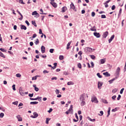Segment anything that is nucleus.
I'll return each instance as SVG.
<instances>
[{"label": "nucleus", "mask_w": 126, "mask_h": 126, "mask_svg": "<svg viewBox=\"0 0 126 126\" xmlns=\"http://www.w3.org/2000/svg\"><path fill=\"white\" fill-rule=\"evenodd\" d=\"M88 98V95L86 94H81L80 96V100L85 101V98Z\"/></svg>", "instance_id": "nucleus-1"}, {"label": "nucleus", "mask_w": 126, "mask_h": 126, "mask_svg": "<svg viewBox=\"0 0 126 126\" xmlns=\"http://www.w3.org/2000/svg\"><path fill=\"white\" fill-rule=\"evenodd\" d=\"M50 1L51 4H52L53 7H55V8H57V7H58V4L57 3L54 2L55 1V0H50Z\"/></svg>", "instance_id": "nucleus-2"}, {"label": "nucleus", "mask_w": 126, "mask_h": 126, "mask_svg": "<svg viewBox=\"0 0 126 126\" xmlns=\"http://www.w3.org/2000/svg\"><path fill=\"white\" fill-rule=\"evenodd\" d=\"M73 106L72 105H71L70 106L69 109H68V111L70 112V114H71V115L73 114Z\"/></svg>", "instance_id": "nucleus-3"}, {"label": "nucleus", "mask_w": 126, "mask_h": 126, "mask_svg": "<svg viewBox=\"0 0 126 126\" xmlns=\"http://www.w3.org/2000/svg\"><path fill=\"white\" fill-rule=\"evenodd\" d=\"M70 8L71 9H73L74 11H76V9H75V6H74V4L73 3L71 2V3L70 5Z\"/></svg>", "instance_id": "nucleus-4"}, {"label": "nucleus", "mask_w": 126, "mask_h": 126, "mask_svg": "<svg viewBox=\"0 0 126 126\" xmlns=\"http://www.w3.org/2000/svg\"><path fill=\"white\" fill-rule=\"evenodd\" d=\"M92 101L94 102V103H98V100L97 99V97L95 96H93L92 97Z\"/></svg>", "instance_id": "nucleus-5"}, {"label": "nucleus", "mask_w": 126, "mask_h": 126, "mask_svg": "<svg viewBox=\"0 0 126 126\" xmlns=\"http://www.w3.org/2000/svg\"><path fill=\"white\" fill-rule=\"evenodd\" d=\"M33 116H31V118H33V119H36L38 117V113L37 112H34L33 114Z\"/></svg>", "instance_id": "nucleus-6"}, {"label": "nucleus", "mask_w": 126, "mask_h": 126, "mask_svg": "<svg viewBox=\"0 0 126 126\" xmlns=\"http://www.w3.org/2000/svg\"><path fill=\"white\" fill-rule=\"evenodd\" d=\"M94 35L96 37V38H100L101 37V35H100V33L99 32H94Z\"/></svg>", "instance_id": "nucleus-7"}, {"label": "nucleus", "mask_w": 126, "mask_h": 126, "mask_svg": "<svg viewBox=\"0 0 126 126\" xmlns=\"http://www.w3.org/2000/svg\"><path fill=\"white\" fill-rule=\"evenodd\" d=\"M32 15H36L37 17H39V16H40V15L36 11L32 12Z\"/></svg>", "instance_id": "nucleus-8"}, {"label": "nucleus", "mask_w": 126, "mask_h": 126, "mask_svg": "<svg viewBox=\"0 0 126 126\" xmlns=\"http://www.w3.org/2000/svg\"><path fill=\"white\" fill-rule=\"evenodd\" d=\"M41 53H42V54H44V53H45V52H46V48H45V46H44L43 45L41 46Z\"/></svg>", "instance_id": "nucleus-9"}, {"label": "nucleus", "mask_w": 126, "mask_h": 126, "mask_svg": "<svg viewBox=\"0 0 126 126\" xmlns=\"http://www.w3.org/2000/svg\"><path fill=\"white\" fill-rule=\"evenodd\" d=\"M17 12H18V13H19L21 16V17L19 18V20H22L23 19V15H22V14H21V13H20V12L18 10H17Z\"/></svg>", "instance_id": "nucleus-10"}, {"label": "nucleus", "mask_w": 126, "mask_h": 126, "mask_svg": "<svg viewBox=\"0 0 126 126\" xmlns=\"http://www.w3.org/2000/svg\"><path fill=\"white\" fill-rule=\"evenodd\" d=\"M16 118L18 119V122H22V117L20 115L17 116Z\"/></svg>", "instance_id": "nucleus-11"}, {"label": "nucleus", "mask_w": 126, "mask_h": 126, "mask_svg": "<svg viewBox=\"0 0 126 126\" xmlns=\"http://www.w3.org/2000/svg\"><path fill=\"white\" fill-rule=\"evenodd\" d=\"M103 75H105L106 77H108L109 76H111V74L109 73L108 72H104L103 73Z\"/></svg>", "instance_id": "nucleus-12"}, {"label": "nucleus", "mask_w": 126, "mask_h": 126, "mask_svg": "<svg viewBox=\"0 0 126 126\" xmlns=\"http://www.w3.org/2000/svg\"><path fill=\"white\" fill-rule=\"evenodd\" d=\"M62 12H65L67 10V8L65 6H64L62 8Z\"/></svg>", "instance_id": "nucleus-13"}, {"label": "nucleus", "mask_w": 126, "mask_h": 126, "mask_svg": "<svg viewBox=\"0 0 126 126\" xmlns=\"http://www.w3.org/2000/svg\"><path fill=\"white\" fill-rule=\"evenodd\" d=\"M115 38V35H112L111 37H110V39L108 40L109 43H111L112 41H113V39Z\"/></svg>", "instance_id": "nucleus-14"}, {"label": "nucleus", "mask_w": 126, "mask_h": 126, "mask_svg": "<svg viewBox=\"0 0 126 126\" xmlns=\"http://www.w3.org/2000/svg\"><path fill=\"white\" fill-rule=\"evenodd\" d=\"M87 51H89V52H94V51H95V49H92L90 47H88Z\"/></svg>", "instance_id": "nucleus-15"}, {"label": "nucleus", "mask_w": 126, "mask_h": 126, "mask_svg": "<svg viewBox=\"0 0 126 126\" xmlns=\"http://www.w3.org/2000/svg\"><path fill=\"white\" fill-rule=\"evenodd\" d=\"M120 71H121V68L118 67L116 70L117 75H119V74H120Z\"/></svg>", "instance_id": "nucleus-16"}, {"label": "nucleus", "mask_w": 126, "mask_h": 126, "mask_svg": "<svg viewBox=\"0 0 126 126\" xmlns=\"http://www.w3.org/2000/svg\"><path fill=\"white\" fill-rule=\"evenodd\" d=\"M33 87H34L35 91H36V92H38V91H39V88H37L36 85H33Z\"/></svg>", "instance_id": "nucleus-17"}, {"label": "nucleus", "mask_w": 126, "mask_h": 126, "mask_svg": "<svg viewBox=\"0 0 126 126\" xmlns=\"http://www.w3.org/2000/svg\"><path fill=\"white\" fill-rule=\"evenodd\" d=\"M38 99H42V97H39L38 96L36 98H30V100H38Z\"/></svg>", "instance_id": "nucleus-18"}, {"label": "nucleus", "mask_w": 126, "mask_h": 126, "mask_svg": "<svg viewBox=\"0 0 126 126\" xmlns=\"http://www.w3.org/2000/svg\"><path fill=\"white\" fill-rule=\"evenodd\" d=\"M81 106H85V105H86V102H85V100H81Z\"/></svg>", "instance_id": "nucleus-19"}, {"label": "nucleus", "mask_w": 126, "mask_h": 126, "mask_svg": "<svg viewBox=\"0 0 126 126\" xmlns=\"http://www.w3.org/2000/svg\"><path fill=\"white\" fill-rule=\"evenodd\" d=\"M106 63V59H105L100 60V64H103V63Z\"/></svg>", "instance_id": "nucleus-20"}, {"label": "nucleus", "mask_w": 126, "mask_h": 126, "mask_svg": "<svg viewBox=\"0 0 126 126\" xmlns=\"http://www.w3.org/2000/svg\"><path fill=\"white\" fill-rule=\"evenodd\" d=\"M102 83H101L100 82H98V84H97L98 89H101V87H102Z\"/></svg>", "instance_id": "nucleus-21"}, {"label": "nucleus", "mask_w": 126, "mask_h": 126, "mask_svg": "<svg viewBox=\"0 0 126 126\" xmlns=\"http://www.w3.org/2000/svg\"><path fill=\"white\" fill-rule=\"evenodd\" d=\"M21 29L22 30H26V29H27V28L24 25H22L21 27Z\"/></svg>", "instance_id": "nucleus-22"}, {"label": "nucleus", "mask_w": 126, "mask_h": 126, "mask_svg": "<svg viewBox=\"0 0 126 126\" xmlns=\"http://www.w3.org/2000/svg\"><path fill=\"white\" fill-rule=\"evenodd\" d=\"M107 36H108V32H105L103 33V37L104 38H106Z\"/></svg>", "instance_id": "nucleus-23"}, {"label": "nucleus", "mask_w": 126, "mask_h": 126, "mask_svg": "<svg viewBox=\"0 0 126 126\" xmlns=\"http://www.w3.org/2000/svg\"><path fill=\"white\" fill-rule=\"evenodd\" d=\"M115 80H116V78H113L108 81V82H109L110 84H112V83H113V82L115 81Z\"/></svg>", "instance_id": "nucleus-24"}, {"label": "nucleus", "mask_w": 126, "mask_h": 126, "mask_svg": "<svg viewBox=\"0 0 126 126\" xmlns=\"http://www.w3.org/2000/svg\"><path fill=\"white\" fill-rule=\"evenodd\" d=\"M0 57H1V58H3L4 59H5V56L3 55L1 52H0Z\"/></svg>", "instance_id": "nucleus-25"}, {"label": "nucleus", "mask_w": 126, "mask_h": 126, "mask_svg": "<svg viewBox=\"0 0 126 126\" xmlns=\"http://www.w3.org/2000/svg\"><path fill=\"white\" fill-rule=\"evenodd\" d=\"M38 102L37 101H33V102H31L30 104L31 105H36V104H38Z\"/></svg>", "instance_id": "nucleus-26"}, {"label": "nucleus", "mask_w": 126, "mask_h": 126, "mask_svg": "<svg viewBox=\"0 0 126 126\" xmlns=\"http://www.w3.org/2000/svg\"><path fill=\"white\" fill-rule=\"evenodd\" d=\"M110 111H111V108L109 107V110H108V112H107V113H108V115H107V118H108L109 116H110Z\"/></svg>", "instance_id": "nucleus-27"}, {"label": "nucleus", "mask_w": 126, "mask_h": 126, "mask_svg": "<svg viewBox=\"0 0 126 126\" xmlns=\"http://www.w3.org/2000/svg\"><path fill=\"white\" fill-rule=\"evenodd\" d=\"M67 84V85H73V84H74V83H73V82L72 81H70L68 82Z\"/></svg>", "instance_id": "nucleus-28"}, {"label": "nucleus", "mask_w": 126, "mask_h": 126, "mask_svg": "<svg viewBox=\"0 0 126 126\" xmlns=\"http://www.w3.org/2000/svg\"><path fill=\"white\" fill-rule=\"evenodd\" d=\"M49 121H51V118H46V124L47 125H48Z\"/></svg>", "instance_id": "nucleus-29"}, {"label": "nucleus", "mask_w": 126, "mask_h": 126, "mask_svg": "<svg viewBox=\"0 0 126 126\" xmlns=\"http://www.w3.org/2000/svg\"><path fill=\"white\" fill-rule=\"evenodd\" d=\"M32 25H34V26H35V27H37V25L36 24V22H35V21H32Z\"/></svg>", "instance_id": "nucleus-30"}, {"label": "nucleus", "mask_w": 126, "mask_h": 126, "mask_svg": "<svg viewBox=\"0 0 126 126\" xmlns=\"http://www.w3.org/2000/svg\"><path fill=\"white\" fill-rule=\"evenodd\" d=\"M40 11L41 12L40 13V14H44V15H45L47 14V13H43L44 11H43V9H40Z\"/></svg>", "instance_id": "nucleus-31"}, {"label": "nucleus", "mask_w": 126, "mask_h": 126, "mask_svg": "<svg viewBox=\"0 0 126 126\" xmlns=\"http://www.w3.org/2000/svg\"><path fill=\"white\" fill-rule=\"evenodd\" d=\"M91 31H95V32L97 31L96 29H95V27H94L93 28H91Z\"/></svg>", "instance_id": "nucleus-32"}, {"label": "nucleus", "mask_w": 126, "mask_h": 126, "mask_svg": "<svg viewBox=\"0 0 126 126\" xmlns=\"http://www.w3.org/2000/svg\"><path fill=\"white\" fill-rule=\"evenodd\" d=\"M59 59H60L61 61L63 60V55H60V56H59Z\"/></svg>", "instance_id": "nucleus-33"}, {"label": "nucleus", "mask_w": 126, "mask_h": 126, "mask_svg": "<svg viewBox=\"0 0 126 126\" xmlns=\"http://www.w3.org/2000/svg\"><path fill=\"white\" fill-rule=\"evenodd\" d=\"M96 75L99 77V78H102V75H100V73H97Z\"/></svg>", "instance_id": "nucleus-34"}, {"label": "nucleus", "mask_w": 126, "mask_h": 126, "mask_svg": "<svg viewBox=\"0 0 126 126\" xmlns=\"http://www.w3.org/2000/svg\"><path fill=\"white\" fill-rule=\"evenodd\" d=\"M55 92H56L57 95H59V94H60V90L56 89Z\"/></svg>", "instance_id": "nucleus-35"}, {"label": "nucleus", "mask_w": 126, "mask_h": 126, "mask_svg": "<svg viewBox=\"0 0 126 126\" xmlns=\"http://www.w3.org/2000/svg\"><path fill=\"white\" fill-rule=\"evenodd\" d=\"M39 39L37 38L35 42V45H38V44H39Z\"/></svg>", "instance_id": "nucleus-36"}, {"label": "nucleus", "mask_w": 126, "mask_h": 126, "mask_svg": "<svg viewBox=\"0 0 126 126\" xmlns=\"http://www.w3.org/2000/svg\"><path fill=\"white\" fill-rule=\"evenodd\" d=\"M118 91V89H114L112 90V93H116Z\"/></svg>", "instance_id": "nucleus-37"}, {"label": "nucleus", "mask_w": 126, "mask_h": 126, "mask_svg": "<svg viewBox=\"0 0 126 126\" xmlns=\"http://www.w3.org/2000/svg\"><path fill=\"white\" fill-rule=\"evenodd\" d=\"M90 57L92 60H95V58H96L94 55H91Z\"/></svg>", "instance_id": "nucleus-38"}, {"label": "nucleus", "mask_w": 126, "mask_h": 126, "mask_svg": "<svg viewBox=\"0 0 126 126\" xmlns=\"http://www.w3.org/2000/svg\"><path fill=\"white\" fill-rule=\"evenodd\" d=\"M54 51H55V49H51L49 50L50 53H51V54H53V53H54Z\"/></svg>", "instance_id": "nucleus-39"}, {"label": "nucleus", "mask_w": 126, "mask_h": 126, "mask_svg": "<svg viewBox=\"0 0 126 126\" xmlns=\"http://www.w3.org/2000/svg\"><path fill=\"white\" fill-rule=\"evenodd\" d=\"M19 92L22 96H24V93H23L22 91L21 90L19 91Z\"/></svg>", "instance_id": "nucleus-40"}, {"label": "nucleus", "mask_w": 126, "mask_h": 126, "mask_svg": "<svg viewBox=\"0 0 126 126\" xmlns=\"http://www.w3.org/2000/svg\"><path fill=\"white\" fill-rule=\"evenodd\" d=\"M16 77H21V74L20 73H18L16 74Z\"/></svg>", "instance_id": "nucleus-41"}, {"label": "nucleus", "mask_w": 126, "mask_h": 126, "mask_svg": "<svg viewBox=\"0 0 126 126\" xmlns=\"http://www.w3.org/2000/svg\"><path fill=\"white\" fill-rule=\"evenodd\" d=\"M4 116V114L3 113H1L0 114V118H3Z\"/></svg>", "instance_id": "nucleus-42"}, {"label": "nucleus", "mask_w": 126, "mask_h": 126, "mask_svg": "<svg viewBox=\"0 0 126 126\" xmlns=\"http://www.w3.org/2000/svg\"><path fill=\"white\" fill-rule=\"evenodd\" d=\"M20 3H22V4H25V3L23 2V0H19Z\"/></svg>", "instance_id": "nucleus-43"}, {"label": "nucleus", "mask_w": 126, "mask_h": 126, "mask_svg": "<svg viewBox=\"0 0 126 126\" xmlns=\"http://www.w3.org/2000/svg\"><path fill=\"white\" fill-rule=\"evenodd\" d=\"M112 10H115L116 9V6L115 5H113L111 8Z\"/></svg>", "instance_id": "nucleus-44"}, {"label": "nucleus", "mask_w": 126, "mask_h": 126, "mask_svg": "<svg viewBox=\"0 0 126 126\" xmlns=\"http://www.w3.org/2000/svg\"><path fill=\"white\" fill-rule=\"evenodd\" d=\"M125 90V88H122L120 91V94H123L124 91Z\"/></svg>", "instance_id": "nucleus-45"}, {"label": "nucleus", "mask_w": 126, "mask_h": 126, "mask_svg": "<svg viewBox=\"0 0 126 126\" xmlns=\"http://www.w3.org/2000/svg\"><path fill=\"white\" fill-rule=\"evenodd\" d=\"M58 79V78L57 77H52L51 78V80H57Z\"/></svg>", "instance_id": "nucleus-46"}, {"label": "nucleus", "mask_w": 126, "mask_h": 126, "mask_svg": "<svg viewBox=\"0 0 126 126\" xmlns=\"http://www.w3.org/2000/svg\"><path fill=\"white\" fill-rule=\"evenodd\" d=\"M78 67H79V68H81V63H78Z\"/></svg>", "instance_id": "nucleus-47"}, {"label": "nucleus", "mask_w": 126, "mask_h": 126, "mask_svg": "<svg viewBox=\"0 0 126 126\" xmlns=\"http://www.w3.org/2000/svg\"><path fill=\"white\" fill-rule=\"evenodd\" d=\"M121 14H122V8H121L119 10V16H120V15H121Z\"/></svg>", "instance_id": "nucleus-48"}, {"label": "nucleus", "mask_w": 126, "mask_h": 126, "mask_svg": "<svg viewBox=\"0 0 126 126\" xmlns=\"http://www.w3.org/2000/svg\"><path fill=\"white\" fill-rule=\"evenodd\" d=\"M25 23H26V24L28 25V26H29V25H30L29 22H28V21H27V20L25 21Z\"/></svg>", "instance_id": "nucleus-49"}, {"label": "nucleus", "mask_w": 126, "mask_h": 126, "mask_svg": "<svg viewBox=\"0 0 126 126\" xmlns=\"http://www.w3.org/2000/svg\"><path fill=\"white\" fill-rule=\"evenodd\" d=\"M12 88H13V90H14V91L16 90V89H15V85H13Z\"/></svg>", "instance_id": "nucleus-50"}, {"label": "nucleus", "mask_w": 126, "mask_h": 126, "mask_svg": "<svg viewBox=\"0 0 126 126\" xmlns=\"http://www.w3.org/2000/svg\"><path fill=\"white\" fill-rule=\"evenodd\" d=\"M100 115L99 116H103V115H104V112H103V111H100Z\"/></svg>", "instance_id": "nucleus-51"}, {"label": "nucleus", "mask_w": 126, "mask_h": 126, "mask_svg": "<svg viewBox=\"0 0 126 126\" xmlns=\"http://www.w3.org/2000/svg\"><path fill=\"white\" fill-rule=\"evenodd\" d=\"M72 42V41H70V42H69L67 43V46L68 47H69V46H70V44H71Z\"/></svg>", "instance_id": "nucleus-52"}, {"label": "nucleus", "mask_w": 126, "mask_h": 126, "mask_svg": "<svg viewBox=\"0 0 126 126\" xmlns=\"http://www.w3.org/2000/svg\"><path fill=\"white\" fill-rule=\"evenodd\" d=\"M39 30V34H42V35H43V32H42V29H40Z\"/></svg>", "instance_id": "nucleus-53"}, {"label": "nucleus", "mask_w": 126, "mask_h": 126, "mask_svg": "<svg viewBox=\"0 0 126 126\" xmlns=\"http://www.w3.org/2000/svg\"><path fill=\"white\" fill-rule=\"evenodd\" d=\"M117 97V96L116 95H113L112 97V99L113 100H116V98Z\"/></svg>", "instance_id": "nucleus-54"}, {"label": "nucleus", "mask_w": 126, "mask_h": 126, "mask_svg": "<svg viewBox=\"0 0 126 126\" xmlns=\"http://www.w3.org/2000/svg\"><path fill=\"white\" fill-rule=\"evenodd\" d=\"M121 97H122V96L120 94L118 95V97H117V100L119 101V100H120V99H121Z\"/></svg>", "instance_id": "nucleus-55"}, {"label": "nucleus", "mask_w": 126, "mask_h": 126, "mask_svg": "<svg viewBox=\"0 0 126 126\" xmlns=\"http://www.w3.org/2000/svg\"><path fill=\"white\" fill-rule=\"evenodd\" d=\"M91 64L92 65V67H94V63H93V62H91Z\"/></svg>", "instance_id": "nucleus-56"}, {"label": "nucleus", "mask_w": 126, "mask_h": 126, "mask_svg": "<svg viewBox=\"0 0 126 126\" xmlns=\"http://www.w3.org/2000/svg\"><path fill=\"white\" fill-rule=\"evenodd\" d=\"M89 120L91 121V122H95V121H96L95 119H92L91 118H89Z\"/></svg>", "instance_id": "nucleus-57"}, {"label": "nucleus", "mask_w": 126, "mask_h": 126, "mask_svg": "<svg viewBox=\"0 0 126 126\" xmlns=\"http://www.w3.org/2000/svg\"><path fill=\"white\" fill-rule=\"evenodd\" d=\"M92 17H94V16H95V13L94 12H92Z\"/></svg>", "instance_id": "nucleus-58"}, {"label": "nucleus", "mask_w": 126, "mask_h": 126, "mask_svg": "<svg viewBox=\"0 0 126 126\" xmlns=\"http://www.w3.org/2000/svg\"><path fill=\"white\" fill-rule=\"evenodd\" d=\"M0 51L1 52H6V51L4 50V48H0Z\"/></svg>", "instance_id": "nucleus-59"}, {"label": "nucleus", "mask_w": 126, "mask_h": 126, "mask_svg": "<svg viewBox=\"0 0 126 126\" xmlns=\"http://www.w3.org/2000/svg\"><path fill=\"white\" fill-rule=\"evenodd\" d=\"M34 94H29V97H33Z\"/></svg>", "instance_id": "nucleus-60"}, {"label": "nucleus", "mask_w": 126, "mask_h": 126, "mask_svg": "<svg viewBox=\"0 0 126 126\" xmlns=\"http://www.w3.org/2000/svg\"><path fill=\"white\" fill-rule=\"evenodd\" d=\"M13 104L14 105H18V101H15V102H13Z\"/></svg>", "instance_id": "nucleus-61"}, {"label": "nucleus", "mask_w": 126, "mask_h": 126, "mask_svg": "<svg viewBox=\"0 0 126 126\" xmlns=\"http://www.w3.org/2000/svg\"><path fill=\"white\" fill-rule=\"evenodd\" d=\"M43 73H49V71H48L47 70H44L43 71Z\"/></svg>", "instance_id": "nucleus-62"}, {"label": "nucleus", "mask_w": 126, "mask_h": 126, "mask_svg": "<svg viewBox=\"0 0 126 126\" xmlns=\"http://www.w3.org/2000/svg\"><path fill=\"white\" fill-rule=\"evenodd\" d=\"M101 18H106V15H101Z\"/></svg>", "instance_id": "nucleus-63"}, {"label": "nucleus", "mask_w": 126, "mask_h": 126, "mask_svg": "<svg viewBox=\"0 0 126 126\" xmlns=\"http://www.w3.org/2000/svg\"><path fill=\"white\" fill-rule=\"evenodd\" d=\"M75 115L76 118L77 120H78V116H77V113H75Z\"/></svg>", "instance_id": "nucleus-64"}]
</instances>
